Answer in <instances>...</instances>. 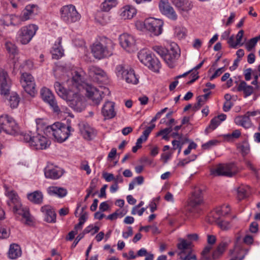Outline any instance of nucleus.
Instances as JSON below:
<instances>
[{
	"instance_id": "1",
	"label": "nucleus",
	"mask_w": 260,
	"mask_h": 260,
	"mask_svg": "<svg viewBox=\"0 0 260 260\" xmlns=\"http://www.w3.org/2000/svg\"><path fill=\"white\" fill-rule=\"evenodd\" d=\"M71 81L73 84L72 88L75 87L79 90H81L82 89H84L86 91V95L88 98L92 100L95 104H100L102 100V94L105 91L100 90L91 84L84 82L82 77L77 72H75Z\"/></svg>"
},
{
	"instance_id": "2",
	"label": "nucleus",
	"mask_w": 260,
	"mask_h": 260,
	"mask_svg": "<svg viewBox=\"0 0 260 260\" xmlns=\"http://www.w3.org/2000/svg\"><path fill=\"white\" fill-rule=\"evenodd\" d=\"M114 46V43L110 39L101 37L93 44L91 51L95 58L101 59L111 56L113 53Z\"/></svg>"
},
{
	"instance_id": "3",
	"label": "nucleus",
	"mask_w": 260,
	"mask_h": 260,
	"mask_svg": "<svg viewBox=\"0 0 260 260\" xmlns=\"http://www.w3.org/2000/svg\"><path fill=\"white\" fill-rule=\"evenodd\" d=\"M47 131L52 132L55 139L59 143L65 141L70 136L71 133L74 131V129L69 125L55 122L46 128Z\"/></svg>"
},
{
	"instance_id": "4",
	"label": "nucleus",
	"mask_w": 260,
	"mask_h": 260,
	"mask_svg": "<svg viewBox=\"0 0 260 260\" xmlns=\"http://www.w3.org/2000/svg\"><path fill=\"white\" fill-rule=\"evenodd\" d=\"M140 61L150 70L158 72L161 67L160 61L150 51L146 50H141L138 54Z\"/></svg>"
},
{
	"instance_id": "5",
	"label": "nucleus",
	"mask_w": 260,
	"mask_h": 260,
	"mask_svg": "<svg viewBox=\"0 0 260 260\" xmlns=\"http://www.w3.org/2000/svg\"><path fill=\"white\" fill-rule=\"evenodd\" d=\"M60 14L61 19L67 24L76 22L81 18L80 14L73 5L62 6L60 9Z\"/></svg>"
},
{
	"instance_id": "6",
	"label": "nucleus",
	"mask_w": 260,
	"mask_h": 260,
	"mask_svg": "<svg viewBox=\"0 0 260 260\" xmlns=\"http://www.w3.org/2000/svg\"><path fill=\"white\" fill-rule=\"evenodd\" d=\"M38 26L30 24L21 27L17 32V39L22 45L28 44L36 35Z\"/></svg>"
},
{
	"instance_id": "7",
	"label": "nucleus",
	"mask_w": 260,
	"mask_h": 260,
	"mask_svg": "<svg viewBox=\"0 0 260 260\" xmlns=\"http://www.w3.org/2000/svg\"><path fill=\"white\" fill-rule=\"evenodd\" d=\"M239 170L234 163L219 164L215 169L211 170L213 176H225L232 177L238 173Z\"/></svg>"
},
{
	"instance_id": "8",
	"label": "nucleus",
	"mask_w": 260,
	"mask_h": 260,
	"mask_svg": "<svg viewBox=\"0 0 260 260\" xmlns=\"http://www.w3.org/2000/svg\"><path fill=\"white\" fill-rule=\"evenodd\" d=\"M0 124L1 131L6 133L16 136L19 134V127L13 118L8 115L0 116Z\"/></svg>"
},
{
	"instance_id": "9",
	"label": "nucleus",
	"mask_w": 260,
	"mask_h": 260,
	"mask_svg": "<svg viewBox=\"0 0 260 260\" xmlns=\"http://www.w3.org/2000/svg\"><path fill=\"white\" fill-rule=\"evenodd\" d=\"M40 95L43 101L48 104L53 112L59 114L61 109L52 92L48 88L44 87L40 90Z\"/></svg>"
},
{
	"instance_id": "10",
	"label": "nucleus",
	"mask_w": 260,
	"mask_h": 260,
	"mask_svg": "<svg viewBox=\"0 0 260 260\" xmlns=\"http://www.w3.org/2000/svg\"><path fill=\"white\" fill-rule=\"evenodd\" d=\"M20 83L24 90L31 96L36 92V83L34 78L29 73H23L20 78Z\"/></svg>"
},
{
	"instance_id": "11",
	"label": "nucleus",
	"mask_w": 260,
	"mask_h": 260,
	"mask_svg": "<svg viewBox=\"0 0 260 260\" xmlns=\"http://www.w3.org/2000/svg\"><path fill=\"white\" fill-rule=\"evenodd\" d=\"M162 20L154 18H149L145 20V28L151 36H158L162 32Z\"/></svg>"
},
{
	"instance_id": "12",
	"label": "nucleus",
	"mask_w": 260,
	"mask_h": 260,
	"mask_svg": "<svg viewBox=\"0 0 260 260\" xmlns=\"http://www.w3.org/2000/svg\"><path fill=\"white\" fill-rule=\"evenodd\" d=\"M69 96V98L66 99L65 100L71 108L78 112H80L84 109V99L83 96L73 90V94H71Z\"/></svg>"
},
{
	"instance_id": "13",
	"label": "nucleus",
	"mask_w": 260,
	"mask_h": 260,
	"mask_svg": "<svg viewBox=\"0 0 260 260\" xmlns=\"http://www.w3.org/2000/svg\"><path fill=\"white\" fill-rule=\"evenodd\" d=\"M64 172L63 169L52 164H48L44 169L45 177L53 180L59 179L62 176Z\"/></svg>"
},
{
	"instance_id": "14",
	"label": "nucleus",
	"mask_w": 260,
	"mask_h": 260,
	"mask_svg": "<svg viewBox=\"0 0 260 260\" xmlns=\"http://www.w3.org/2000/svg\"><path fill=\"white\" fill-rule=\"evenodd\" d=\"M180 56V50L176 44L171 45L170 48L168 49V52L166 54L165 61L170 68L173 67V63L177 60Z\"/></svg>"
},
{
	"instance_id": "15",
	"label": "nucleus",
	"mask_w": 260,
	"mask_h": 260,
	"mask_svg": "<svg viewBox=\"0 0 260 260\" xmlns=\"http://www.w3.org/2000/svg\"><path fill=\"white\" fill-rule=\"evenodd\" d=\"M159 8L161 13L169 18L173 20H176L177 19L176 13L168 0H160Z\"/></svg>"
},
{
	"instance_id": "16",
	"label": "nucleus",
	"mask_w": 260,
	"mask_h": 260,
	"mask_svg": "<svg viewBox=\"0 0 260 260\" xmlns=\"http://www.w3.org/2000/svg\"><path fill=\"white\" fill-rule=\"evenodd\" d=\"M51 142L46 137L40 134L35 136L31 141V147L36 150L46 149L50 146Z\"/></svg>"
},
{
	"instance_id": "17",
	"label": "nucleus",
	"mask_w": 260,
	"mask_h": 260,
	"mask_svg": "<svg viewBox=\"0 0 260 260\" xmlns=\"http://www.w3.org/2000/svg\"><path fill=\"white\" fill-rule=\"evenodd\" d=\"M12 208L13 212L15 214L20 215L25 219V224H30L32 222V218L27 207L23 206L20 203L14 206Z\"/></svg>"
},
{
	"instance_id": "18",
	"label": "nucleus",
	"mask_w": 260,
	"mask_h": 260,
	"mask_svg": "<svg viewBox=\"0 0 260 260\" xmlns=\"http://www.w3.org/2000/svg\"><path fill=\"white\" fill-rule=\"evenodd\" d=\"M11 81L7 72L0 70V93L7 95L9 93Z\"/></svg>"
},
{
	"instance_id": "19",
	"label": "nucleus",
	"mask_w": 260,
	"mask_h": 260,
	"mask_svg": "<svg viewBox=\"0 0 260 260\" xmlns=\"http://www.w3.org/2000/svg\"><path fill=\"white\" fill-rule=\"evenodd\" d=\"M38 12V7L35 5H27L25 9L22 11L20 16H18L20 18V23L22 21H25L31 19L32 17L37 14Z\"/></svg>"
},
{
	"instance_id": "20",
	"label": "nucleus",
	"mask_w": 260,
	"mask_h": 260,
	"mask_svg": "<svg viewBox=\"0 0 260 260\" xmlns=\"http://www.w3.org/2000/svg\"><path fill=\"white\" fill-rule=\"evenodd\" d=\"M61 43L62 38L58 37L51 51L52 58L58 59L64 55V50L61 46Z\"/></svg>"
},
{
	"instance_id": "21",
	"label": "nucleus",
	"mask_w": 260,
	"mask_h": 260,
	"mask_svg": "<svg viewBox=\"0 0 260 260\" xmlns=\"http://www.w3.org/2000/svg\"><path fill=\"white\" fill-rule=\"evenodd\" d=\"M41 211L45 215V221L48 223H55L56 222V214L53 208L48 205L42 206Z\"/></svg>"
},
{
	"instance_id": "22",
	"label": "nucleus",
	"mask_w": 260,
	"mask_h": 260,
	"mask_svg": "<svg viewBox=\"0 0 260 260\" xmlns=\"http://www.w3.org/2000/svg\"><path fill=\"white\" fill-rule=\"evenodd\" d=\"M117 77L120 80H125L127 83L130 82L129 78V70L124 64L117 65L115 70Z\"/></svg>"
},
{
	"instance_id": "23",
	"label": "nucleus",
	"mask_w": 260,
	"mask_h": 260,
	"mask_svg": "<svg viewBox=\"0 0 260 260\" xmlns=\"http://www.w3.org/2000/svg\"><path fill=\"white\" fill-rule=\"evenodd\" d=\"M88 71L91 75L96 76V78L100 80V82L106 81L108 80L107 73L98 66H91L89 67Z\"/></svg>"
},
{
	"instance_id": "24",
	"label": "nucleus",
	"mask_w": 260,
	"mask_h": 260,
	"mask_svg": "<svg viewBox=\"0 0 260 260\" xmlns=\"http://www.w3.org/2000/svg\"><path fill=\"white\" fill-rule=\"evenodd\" d=\"M102 113L106 119L113 118L116 115L114 103L110 101L106 102L102 108Z\"/></svg>"
},
{
	"instance_id": "25",
	"label": "nucleus",
	"mask_w": 260,
	"mask_h": 260,
	"mask_svg": "<svg viewBox=\"0 0 260 260\" xmlns=\"http://www.w3.org/2000/svg\"><path fill=\"white\" fill-rule=\"evenodd\" d=\"M1 22L4 26L19 25L20 24V18L15 15H4L1 19Z\"/></svg>"
},
{
	"instance_id": "26",
	"label": "nucleus",
	"mask_w": 260,
	"mask_h": 260,
	"mask_svg": "<svg viewBox=\"0 0 260 260\" xmlns=\"http://www.w3.org/2000/svg\"><path fill=\"white\" fill-rule=\"evenodd\" d=\"M54 87L57 94L62 99L66 100L69 98L71 94H73V89H67L59 82H55Z\"/></svg>"
},
{
	"instance_id": "27",
	"label": "nucleus",
	"mask_w": 260,
	"mask_h": 260,
	"mask_svg": "<svg viewBox=\"0 0 260 260\" xmlns=\"http://www.w3.org/2000/svg\"><path fill=\"white\" fill-rule=\"evenodd\" d=\"M6 195L8 197L9 200L7 201V205L10 208H13L15 205L19 204L21 203L20 198L16 192L13 190L7 191Z\"/></svg>"
},
{
	"instance_id": "28",
	"label": "nucleus",
	"mask_w": 260,
	"mask_h": 260,
	"mask_svg": "<svg viewBox=\"0 0 260 260\" xmlns=\"http://www.w3.org/2000/svg\"><path fill=\"white\" fill-rule=\"evenodd\" d=\"M202 191L200 189L195 190L190 198L189 204L192 207L200 205L203 202Z\"/></svg>"
},
{
	"instance_id": "29",
	"label": "nucleus",
	"mask_w": 260,
	"mask_h": 260,
	"mask_svg": "<svg viewBox=\"0 0 260 260\" xmlns=\"http://www.w3.org/2000/svg\"><path fill=\"white\" fill-rule=\"evenodd\" d=\"M47 192L50 196H56L59 198L65 197L67 193V190L63 187L57 186H49L47 188Z\"/></svg>"
},
{
	"instance_id": "30",
	"label": "nucleus",
	"mask_w": 260,
	"mask_h": 260,
	"mask_svg": "<svg viewBox=\"0 0 260 260\" xmlns=\"http://www.w3.org/2000/svg\"><path fill=\"white\" fill-rule=\"evenodd\" d=\"M27 199L31 202L35 204H41L43 201V195L39 190L35 191L27 194Z\"/></svg>"
},
{
	"instance_id": "31",
	"label": "nucleus",
	"mask_w": 260,
	"mask_h": 260,
	"mask_svg": "<svg viewBox=\"0 0 260 260\" xmlns=\"http://www.w3.org/2000/svg\"><path fill=\"white\" fill-rule=\"evenodd\" d=\"M8 257L12 259H16L21 255V248L18 244H12L8 253Z\"/></svg>"
},
{
	"instance_id": "32",
	"label": "nucleus",
	"mask_w": 260,
	"mask_h": 260,
	"mask_svg": "<svg viewBox=\"0 0 260 260\" xmlns=\"http://www.w3.org/2000/svg\"><path fill=\"white\" fill-rule=\"evenodd\" d=\"M234 121L237 125H241L245 128H248L252 125L250 118L245 115L237 116Z\"/></svg>"
},
{
	"instance_id": "33",
	"label": "nucleus",
	"mask_w": 260,
	"mask_h": 260,
	"mask_svg": "<svg viewBox=\"0 0 260 260\" xmlns=\"http://www.w3.org/2000/svg\"><path fill=\"white\" fill-rule=\"evenodd\" d=\"M172 1L176 7L183 11H188L192 7L191 3L187 0H172Z\"/></svg>"
},
{
	"instance_id": "34",
	"label": "nucleus",
	"mask_w": 260,
	"mask_h": 260,
	"mask_svg": "<svg viewBox=\"0 0 260 260\" xmlns=\"http://www.w3.org/2000/svg\"><path fill=\"white\" fill-rule=\"evenodd\" d=\"M238 91H243L245 97H247L253 92V87L251 85L247 84L246 82L242 81L237 87Z\"/></svg>"
},
{
	"instance_id": "35",
	"label": "nucleus",
	"mask_w": 260,
	"mask_h": 260,
	"mask_svg": "<svg viewBox=\"0 0 260 260\" xmlns=\"http://www.w3.org/2000/svg\"><path fill=\"white\" fill-rule=\"evenodd\" d=\"M80 131L83 138L87 140H91L95 136L93 129L87 124H84Z\"/></svg>"
},
{
	"instance_id": "36",
	"label": "nucleus",
	"mask_w": 260,
	"mask_h": 260,
	"mask_svg": "<svg viewBox=\"0 0 260 260\" xmlns=\"http://www.w3.org/2000/svg\"><path fill=\"white\" fill-rule=\"evenodd\" d=\"M129 36L127 34H123L119 36V40L121 46L127 51L129 49Z\"/></svg>"
},
{
	"instance_id": "37",
	"label": "nucleus",
	"mask_w": 260,
	"mask_h": 260,
	"mask_svg": "<svg viewBox=\"0 0 260 260\" xmlns=\"http://www.w3.org/2000/svg\"><path fill=\"white\" fill-rule=\"evenodd\" d=\"M117 4V0H104L101 4V8L102 11L108 12L112 8L116 7Z\"/></svg>"
},
{
	"instance_id": "38",
	"label": "nucleus",
	"mask_w": 260,
	"mask_h": 260,
	"mask_svg": "<svg viewBox=\"0 0 260 260\" xmlns=\"http://www.w3.org/2000/svg\"><path fill=\"white\" fill-rule=\"evenodd\" d=\"M18 135H19V139L21 141H23L25 143H28L30 147H31V141H32V139H34L35 136L32 135V133L31 132H28V133H20L19 131V134Z\"/></svg>"
},
{
	"instance_id": "39",
	"label": "nucleus",
	"mask_w": 260,
	"mask_h": 260,
	"mask_svg": "<svg viewBox=\"0 0 260 260\" xmlns=\"http://www.w3.org/2000/svg\"><path fill=\"white\" fill-rule=\"evenodd\" d=\"M191 243L190 242H187L186 240L182 239H180V242L177 244V248L178 249L181 250V252L179 253H184L185 250H188L191 248Z\"/></svg>"
},
{
	"instance_id": "40",
	"label": "nucleus",
	"mask_w": 260,
	"mask_h": 260,
	"mask_svg": "<svg viewBox=\"0 0 260 260\" xmlns=\"http://www.w3.org/2000/svg\"><path fill=\"white\" fill-rule=\"evenodd\" d=\"M237 198L239 200H242L247 198L248 196V188L244 186H240L237 188Z\"/></svg>"
},
{
	"instance_id": "41",
	"label": "nucleus",
	"mask_w": 260,
	"mask_h": 260,
	"mask_svg": "<svg viewBox=\"0 0 260 260\" xmlns=\"http://www.w3.org/2000/svg\"><path fill=\"white\" fill-rule=\"evenodd\" d=\"M19 98L16 93H12L9 99V103L12 108H16L19 103Z\"/></svg>"
},
{
	"instance_id": "42",
	"label": "nucleus",
	"mask_w": 260,
	"mask_h": 260,
	"mask_svg": "<svg viewBox=\"0 0 260 260\" xmlns=\"http://www.w3.org/2000/svg\"><path fill=\"white\" fill-rule=\"evenodd\" d=\"M152 49L165 60V56L168 52V49L160 46H154L152 47Z\"/></svg>"
},
{
	"instance_id": "43",
	"label": "nucleus",
	"mask_w": 260,
	"mask_h": 260,
	"mask_svg": "<svg viewBox=\"0 0 260 260\" xmlns=\"http://www.w3.org/2000/svg\"><path fill=\"white\" fill-rule=\"evenodd\" d=\"M152 49L165 60V56L168 52V49L160 46H154L152 47Z\"/></svg>"
},
{
	"instance_id": "44",
	"label": "nucleus",
	"mask_w": 260,
	"mask_h": 260,
	"mask_svg": "<svg viewBox=\"0 0 260 260\" xmlns=\"http://www.w3.org/2000/svg\"><path fill=\"white\" fill-rule=\"evenodd\" d=\"M230 212V209L229 205H222L216 210V214L219 216L227 215Z\"/></svg>"
},
{
	"instance_id": "45",
	"label": "nucleus",
	"mask_w": 260,
	"mask_h": 260,
	"mask_svg": "<svg viewBox=\"0 0 260 260\" xmlns=\"http://www.w3.org/2000/svg\"><path fill=\"white\" fill-rule=\"evenodd\" d=\"M6 48L7 51L13 55H15L18 53L17 46L13 43L7 42L5 44Z\"/></svg>"
},
{
	"instance_id": "46",
	"label": "nucleus",
	"mask_w": 260,
	"mask_h": 260,
	"mask_svg": "<svg viewBox=\"0 0 260 260\" xmlns=\"http://www.w3.org/2000/svg\"><path fill=\"white\" fill-rule=\"evenodd\" d=\"M172 131V128L171 126L165 128L159 131L157 134L156 136H162V139L168 141L169 140V137L168 136V134H170Z\"/></svg>"
},
{
	"instance_id": "47",
	"label": "nucleus",
	"mask_w": 260,
	"mask_h": 260,
	"mask_svg": "<svg viewBox=\"0 0 260 260\" xmlns=\"http://www.w3.org/2000/svg\"><path fill=\"white\" fill-rule=\"evenodd\" d=\"M212 247L211 245H207L204 248L201 252L202 257L201 260H211V256H208V253L210 252Z\"/></svg>"
},
{
	"instance_id": "48",
	"label": "nucleus",
	"mask_w": 260,
	"mask_h": 260,
	"mask_svg": "<svg viewBox=\"0 0 260 260\" xmlns=\"http://www.w3.org/2000/svg\"><path fill=\"white\" fill-rule=\"evenodd\" d=\"M130 12V5H126L120 10V15L122 19H126L128 18Z\"/></svg>"
},
{
	"instance_id": "49",
	"label": "nucleus",
	"mask_w": 260,
	"mask_h": 260,
	"mask_svg": "<svg viewBox=\"0 0 260 260\" xmlns=\"http://www.w3.org/2000/svg\"><path fill=\"white\" fill-rule=\"evenodd\" d=\"M155 125L154 124H151L149 126H147L146 129L143 131V134L141 135L144 138V141H146L147 138L151 131L155 128Z\"/></svg>"
},
{
	"instance_id": "50",
	"label": "nucleus",
	"mask_w": 260,
	"mask_h": 260,
	"mask_svg": "<svg viewBox=\"0 0 260 260\" xmlns=\"http://www.w3.org/2000/svg\"><path fill=\"white\" fill-rule=\"evenodd\" d=\"M155 125L154 124H151L149 126H147L146 129L143 131V134L141 135L144 138V141H146L147 138L151 131L155 128Z\"/></svg>"
},
{
	"instance_id": "51",
	"label": "nucleus",
	"mask_w": 260,
	"mask_h": 260,
	"mask_svg": "<svg viewBox=\"0 0 260 260\" xmlns=\"http://www.w3.org/2000/svg\"><path fill=\"white\" fill-rule=\"evenodd\" d=\"M155 125L154 124H151L149 126H147L146 129L143 131V134L141 135L144 138V141H146L147 138L151 131L155 128Z\"/></svg>"
},
{
	"instance_id": "52",
	"label": "nucleus",
	"mask_w": 260,
	"mask_h": 260,
	"mask_svg": "<svg viewBox=\"0 0 260 260\" xmlns=\"http://www.w3.org/2000/svg\"><path fill=\"white\" fill-rule=\"evenodd\" d=\"M216 223L217 225L223 230H228L231 227L230 223L227 221L217 219Z\"/></svg>"
},
{
	"instance_id": "53",
	"label": "nucleus",
	"mask_w": 260,
	"mask_h": 260,
	"mask_svg": "<svg viewBox=\"0 0 260 260\" xmlns=\"http://www.w3.org/2000/svg\"><path fill=\"white\" fill-rule=\"evenodd\" d=\"M175 34L176 36L179 39L184 38L186 36V29L183 27H176Z\"/></svg>"
},
{
	"instance_id": "54",
	"label": "nucleus",
	"mask_w": 260,
	"mask_h": 260,
	"mask_svg": "<svg viewBox=\"0 0 260 260\" xmlns=\"http://www.w3.org/2000/svg\"><path fill=\"white\" fill-rule=\"evenodd\" d=\"M258 40V38H253L251 39L246 44V48L248 51L251 50V49L255 46Z\"/></svg>"
},
{
	"instance_id": "55",
	"label": "nucleus",
	"mask_w": 260,
	"mask_h": 260,
	"mask_svg": "<svg viewBox=\"0 0 260 260\" xmlns=\"http://www.w3.org/2000/svg\"><path fill=\"white\" fill-rule=\"evenodd\" d=\"M144 182V178L143 176H140L136 177L131 182V190L133 189L135 185H141Z\"/></svg>"
},
{
	"instance_id": "56",
	"label": "nucleus",
	"mask_w": 260,
	"mask_h": 260,
	"mask_svg": "<svg viewBox=\"0 0 260 260\" xmlns=\"http://www.w3.org/2000/svg\"><path fill=\"white\" fill-rule=\"evenodd\" d=\"M145 141L144 138L141 136L138 139L136 146L132 148V151L134 153H136L139 149L142 147V143Z\"/></svg>"
},
{
	"instance_id": "57",
	"label": "nucleus",
	"mask_w": 260,
	"mask_h": 260,
	"mask_svg": "<svg viewBox=\"0 0 260 260\" xmlns=\"http://www.w3.org/2000/svg\"><path fill=\"white\" fill-rule=\"evenodd\" d=\"M220 123V121L216 117H214L210 121L209 128L212 130L215 129Z\"/></svg>"
},
{
	"instance_id": "58",
	"label": "nucleus",
	"mask_w": 260,
	"mask_h": 260,
	"mask_svg": "<svg viewBox=\"0 0 260 260\" xmlns=\"http://www.w3.org/2000/svg\"><path fill=\"white\" fill-rule=\"evenodd\" d=\"M147 251L145 248H141L138 252L137 255H134L133 251H131V259L135 258L137 256H146L147 254Z\"/></svg>"
},
{
	"instance_id": "59",
	"label": "nucleus",
	"mask_w": 260,
	"mask_h": 260,
	"mask_svg": "<svg viewBox=\"0 0 260 260\" xmlns=\"http://www.w3.org/2000/svg\"><path fill=\"white\" fill-rule=\"evenodd\" d=\"M247 167L253 173L256 178L258 177V169L256 168L250 161H247L246 162Z\"/></svg>"
},
{
	"instance_id": "60",
	"label": "nucleus",
	"mask_w": 260,
	"mask_h": 260,
	"mask_svg": "<svg viewBox=\"0 0 260 260\" xmlns=\"http://www.w3.org/2000/svg\"><path fill=\"white\" fill-rule=\"evenodd\" d=\"M140 77L136 74L133 70L131 69V83L136 85L139 83Z\"/></svg>"
},
{
	"instance_id": "61",
	"label": "nucleus",
	"mask_w": 260,
	"mask_h": 260,
	"mask_svg": "<svg viewBox=\"0 0 260 260\" xmlns=\"http://www.w3.org/2000/svg\"><path fill=\"white\" fill-rule=\"evenodd\" d=\"M10 231L3 226H0V239H4L9 237Z\"/></svg>"
},
{
	"instance_id": "62",
	"label": "nucleus",
	"mask_w": 260,
	"mask_h": 260,
	"mask_svg": "<svg viewBox=\"0 0 260 260\" xmlns=\"http://www.w3.org/2000/svg\"><path fill=\"white\" fill-rule=\"evenodd\" d=\"M228 244L226 242H221L217 247L216 250L220 253L223 254L225 249L228 247Z\"/></svg>"
},
{
	"instance_id": "63",
	"label": "nucleus",
	"mask_w": 260,
	"mask_h": 260,
	"mask_svg": "<svg viewBox=\"0 0 260 260\" xmlns=\"http://www.w3.org/2000/svg\"><path fill=\"white\" fill-rule=\"evenodd\" d=\"M198 74H199V73L198 72H196V71L193 72L190 74V76L191 77V78H190V80L188 81L186 83V84L188 85H190V84L193 83L196 80H197L199 78V76L198 75Z\"/></svg>"
},
{
	"instance_id": "64",
	"label": "nucleus",
	"mask_w": 260,
	"mask_h": 260,
	"mask_svg": "<svg viewBox=\"0 0 260 260\" xmlns=\"http://www.w3.org/2000/svg\"><path fill=\"white\" fill-rule=\"evenodd\" d=\"M135 26L137 30H142L145 28V21L144 22L140 20L136 21L135 23Z\"/></svg>"
}]
</instances>
